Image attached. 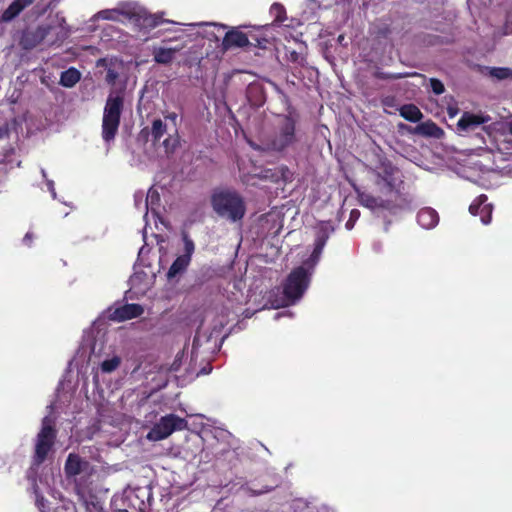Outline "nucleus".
<instances>
[{
  "label": "nucleus",
  "mask_w": 512,
  "mask_h": 512,
  "mask_svg": "<svg viewBox=\"0 0 512 512\" xmlns=\"http://www.w3.org/2000/svg\"><path fill=\"white\" fill-rule=\"evenodd\" d=\"M430 85L435 94L440 95L444 92V85L441 81L437 79H430Z\"/></svg>",
  "instance_id": "obj_32"
},
{
  "label": "nucleus",
  "mask_w": 512,
  "mask_h": 512,
  "mask_svg": "<svg viewBox=\"0 0 512 512\" xmlns=\"http://www.w3.org/2000/svg\"><path fill=\"white\" fill-rule=\"evenodd\" d=\"M487 197L480 195L470 205L469 211L472 215H480L483 224H489L491 220L492 206L486 204Z\"/></svg>",
  "instance_id": "obj_16"
},
{
  "label": "nucleus",
  "mask_w": 512,
  "mask_h": 512,
  "mask_svg": "<svg viewBox=\"0 0 512 512\" xmlns=\"http://www.w3.org/2000/svg\"><path fill=\"white\" fill-rule=\"evenodd\" d=\"M145 252V247H142L139 251V255H142Z\"/></svg>",
  "instance_id": "obj_45"
},
{
  "label": "nucleus",
  "mask_w": 512,
  "mask_h": 512,
  "mask_svg": "<svg viewBox=\"0 0 512 512\" xmlns=\"http://www.w3.org/2000/svg\"><path fill=\"white\" fill-rule=\"evenodd\" d=\"M399 128L405 129L407 132L424 137L441 138L444 131L438 127L433 121H426L418 124L416 127H409L405 124H400Z\"/></svg>",
  "instance_id": "obj_11"
},
{
  "label": "nucleus",
  "mask_w": 512,
  "mask_h": 512,
  "mask_svg": "<svg viewBox=\"0 0 512 512\" xmlns=\"http://www.w3.org/2000/svg\"><path fill=\"white\" fill-rule=\"evenodd\" d=\"M130 11L131 8L128 9H106L98 12L96 15L93 16L92 19H103V20H112L117 21L120 19L121 15H124L126 17L130 18Z\"/></svg>",
  "instance_id": "obj_22"
},
{
  "label": "nucleus",
  "mask_w": 512,
  "mask_h": 512,
  "mask_svg": "<svg viewBox=\"0 0 512 512\" xmlns=\"http://www.w3.org/2000/svg\"><path fill=\"white\" fill-rule=\"evenodd\" d=\"M418 223L425 229L434 228L439 221L437 212L432 208H423L417 215Z\"/></svg>",
  "instance_id": "obj_19"
},
{
  "label": "nucleus",
  "mask_w": 512,
  "mask_h": 512,
  "mask_svg": "<svg viewBox=\"0 0 512 512\" xmlns=\"http://www.w3.org/2000/svg\"><path fill=\"white\" fill-rule=\"evenodd\" d=\"M121 363V359L118 356H113L110 359H106L101 364V369L103 372L111 373L116 370Z\"/></svg>",
  "instance_id": "obj_28"
},
{
  "label": "nucleus",
  "mask_w": 512,
  "mask_h": 512,
  "mask_svg": "<svg viewBox=\"0 0 512 512\" xmlns=\"http://www.w3.org/2000/svg\"><path fill=\"white\" fill-rule=\"evenodd\" d=\"M179 145V136L177 132L170 134L163 142L162 146L164 148V154L170 155L172 154Z\"/></svg>",
  "instance_id": "obj_26"
},
{
  "label": "nucleus",
  "mask_w": 512,
  "mask_h": 512,
  "mask_svg": "<svg viewBox=\"0 0 512 512\" xmlns=\"http://www.w3.org/2000/svg\"><path fill=\"white\" fill-rule=\"evenodd\" d=\"M105 64V60L104 59H100L98 60L97 62V65L100 66V65H104Z\"/></svg>",
  "instance_id": "obj_42"
},
{
  "label": "nucleus",
  "mask_w": 512,
  "mask_h": 512,
  "mask_svg": "<svg viewBox=\"0 0 512 512\" xmlns=\"http://www.w3.org/2000/svg\"><path fill=\"white\" fill-rule=\"evenodd\" d=\"M296 141L295 122L289 117H283L280 120L279 131L271 141V149L283 151Z\"/></svg>",
  "instance_id": "obj_6"
},
{
  "label": "nucleus",
  "mask_w": 512,
  "mask_h": 512,
  "mask_svg": "<svg viewBox=\"0 0 512 512\" xmlns=\"http://www.w3.org/2000/svg\"><path fill=\"white\" fill-rule=\"evenodd\" d=\"M490 120L491 118L487 115L465 112L458 120L457 129L460 132L474 131L477 127Z\"/></svg>",
  "instance_id": "obj_12"
},
{
  "label": "nucleus",
  "mask_w": 512,
  "mask_h": 512,
  "mask_svg": "<svg viewBox=\"0 0 512 512\" xmlns=\"http://www.w3.org/2000/svg\"><path fill=\"white\" fill-rule=\"evenodd\" d=\"M55 436L53 420L49 416L44 417L42 421V428L37 435L35 445V459L38 463H41L45 460L54 443Z\"/></svg>",
  "instance_id": "obj_5"
},
{
  "label": "nucleus",
  "mask_w": 512,
  "mask_h": 512,
  "mask_svg": "<svg viewBox=\"0 0 512 512\" xmlns=\"http://www.w3.org/2000/svg\"><path fill=\"white\" fill-rule=\"evenodd\" d=\"M316 239H315V247L314 250L306 260V264L310 263V267L314 268L320 259V255L323 251V248L330 237V235L334 231V227L330 222H320L316 227Z\"/></svg>",
  "instance_id": "obj_9"
},
{
  "label": "nucleus",
  "mask_w": 512,
  "mask_h": 512,
  "mask_svg": "<svg viewBox=\"0 0 512 512\" xmlns=\"http://www.w3.org/2000/svg\"><path fill=\"white\" fill-rule=\"evenodd\" d=\"M178 115L175 112H171L165 115V120H169L174 126L177 125Z\"/></svg>",
  "instance_id": "obj_38"
},
{
  "label": "nucleus",
  "mask_w": 512,
  "mask_h": 512,
  "mask_svg": "<svg viewBox=\"0 0 512 512\" xmlns=\"http://www.w3.org/2000/svg\"><path fill=\"white\" fill-rule=\"evenodd\" d=\"M270 13L275 16V20L278 22H282L285 19V10L284 7L278 3H274L270 8Z\"/></svg>",
  "instance_id": "obj_30"
},
{
  "label": "nucleus",
  "mask_w": 512,
  "mask_h": 512,
  "mask_svg": "<svg viewBox=\"0 0 512 512\" xmlns=\"http://www.w3.org/2000/svg\"><path fill=\"white\" fill-rule=\"evenodd\" d=\"M46 491H47L48 493H50V492H51V487H50V485H49L47 482H46Z\"/></svg>",
  "instance_id": "obj_44"
},
{
  "label": "nucleus",
  "mask_w": 512,
  "mask_h": 512,
  "mask_svg": "<svg viewBox=\"0 0 512 512\" xmlns=\"http://www.w3.org/2000/svg\"><path fill=\"white\" fill-rule=\"evenodd\" d=\"M359 197L361 204L368 208L374 209L375 207L380 205L379 201L376 198L368 194H361Z\"/></svg>",
  "instance_id": "obj_31"
},
{
  "label": "nucleus",
  "mask_w": 512,
  "mask_h": 512,
  "mask_svg": "<svg viewBox=\"0 0 512 512\" xmlns=\"http://www.w3.org/2000/svg\"><path fill=\"white\" fill-rule=\"evenodd\" d=\"M118 77V74L117 72H115L113 69H108L107 70V74H106V81L109 83V84H113L114 81L116 80V78Z\"/></svg>",
  "instance_id": "obj_37"
},
{
  "label": "nucleus",
  "mask_w": 512,
  "mask_h": 512,
  "mask_svg": "<svg viewBox=\"0 0 512 512\" xmlns=\"http://www.w3.org/2000/svg\"><path fill=\"white\" fill-rule=\"evenodd\" d=\"M51 29L50 26H41L35 30L25 31L21 37L20 45L26 50L35 48L47 38Z\"/></svg>",
  "instance_id": "obj_10"
},
{
  "label": "nucleus",
  "mask_w": 512,
  "mask_h": 512,
  "mask_svg": "<svg viewBox=\"0 0 512 512\" xmlns=\"http://www.w3.org/2000/svg\"><path fill=\"white\" fill-rule=\"evenodd\" d=\"M284 314H285V313H283V312H278V313H276V314H275L274 319H276V320H277V319H279L280 317L284 316Z\"/></svg>",
  "instance_id": "obj_40"
},
{
  "label": "nucleus",
  "mask_w": 512,
  "mask_h": 512,
  "mask_svg": "<svg viewBox=\"0 0 512 512\" xmlns=\"http://www.w3.org/2000/svg\"><path fill=\"white\" fill-rule=\"evenodd\" d=\"M399 113L404 119L414 123L419 122L423 118V114L420 109L413 104L403 105L399 109Z\"/></svg>",
  "instance_id": "obj_23"
},
{
  "label": "nucleus",
  "mask_w": 512,
  "mask_h": 512,
  "mask_svg": "<svg viewBox=\"0 0 512 512\" xmlns=\"http://www.w3.org/2000/svg\"><path fill=\"white\" fill-rule=\"evenodd\" d=\"M41 173H42L43 178L46 179V184H47L48 190L50 191L52 197L56 198V191H55V188H54V182L52 180L47 179L46 171L44 169H41Z\"/></svg>",
  "instance_id": "obj_34"
},
{
  "label": "nucleus",
  "mask_w": 512,
  "mask_h": 512,
  "mask_svg": "<svg viewBox=\"0 0 512 512\" xmlns=\"http://www.w3.org/2000/svg\"><path fill=\"white\" fill-rule=\"evenodd\" d=\"M314 268L310 267V263L294 269L284 284L283 295L280 298L273 299L272 296L269 302L273 308H280L288 306L297 302L305 293L309 286L310 276Z\"/></svg>",
  "instance_id": "obj_1"
},
{
  "label": "nucleus",
  "mask_w": 512,
  "mask_h": 512,
  "mask_svg": "<svg viewBox=\"0 0 512 512\" xmlns=\"http://www.w3.org/2000/svg\"><path fill=\"white\" fill-rule=\"evenodd\" d=\"M213 210L223 218L237 221L243 218L245 206L238 193L229 189L215 190L211 196Z\"/></svg>",
  "instance_id": "obj_2"
},
{
  "label": "nucleus",
  "mask_w": 512,
  "mask_h": 512,
  "mask_svg": "<svg viewBox=\"0 0 512 512\" xmlns=\"http://www.w3.org/2000/svg\"><path fill=\"white\" fill-rule=\"evenodd\" d=\"M359 216H360V212L358 210H356V209L352 210L350 213V218L346 222L345 227L348 230H351L354 227V223L359 218Z\"/></svg>",
  "instance_id": "obj_33"
},
{
  "label": "nucleus",
  "mask_w": 512,
  "mask_h": 512,
  "mask_svg": "<svg viewBox=\"0 0 512 512\" xmlns=\"http://www.w3.org/2000/svg\"><path fill=\"white\" fill-rule=\"evenodd\" d=\"M343 39H344V36H342V35H340V36L338 37V41H339V42H342V40H343Z\"/></svg>",
  "instance_id": "obj_46"
},
{
  "label": "nucleus",
  "mask_w": 512,
  "mask_h": 512,
  "mask_svg": "<svg viewBox=\"0 0 512 512\" xmlns=\"http://www.w3.org/2000/svg\"><path fill=\"white\" fill-rule=\"evenodd\" d=\"M266 178L271 177L274 181L282 180L284 182L291 181L292 179V172L287 167H280L274 174L271 176L268 175V172H266L265 175Z\"/></svg>",
  "instance_id": "obj_27"
},
{
  "label": "nucleus",
  "mask_w": 512,
  "mask_h": 512,
  "mask_svg": "<svg viewBox=\"0 0 512 512\" xmlns=\"http://www.w3.org/2000/svg\"><path fill=\"white\" fill-rule=\"evenodd\" d=\"M143 313V308L139 304H125L110 310L109 318L113 321H125L136 318Z\"/></svg>",
  "instance_id": "obj_15"
},
{
  "label": "nucleus",
  "mask_w": 512,
  "mask_h": 512,
  "mask_svg": "<svg viewBox=\"0 0 512 512\" xmlns=\"http://www.w3.org/2000/svg\"><path fill=\"white\" fill-rule=\"evenodd\" d=\"M183 356H184L183 353H178L176 355V358H175L173 364L171 365V370H173V371L179 370L181 363H182Z\"/></svg>",
  "instance_id": "obj_36"
},
{
  "label": "nucleus",
  "mask_w": 512,
  "mask_h": 512,
  "mask_svg": "<svg viewBox=\"0 0 512 512\" xmlns=\"http://www.w3.org/2000/svg\"><path fill=\"white\" fill-rule=\"evenodd\" d=\"M88 462L82 460L76 454H69L65 463L64 471L67 477H75L88 469Z\"/></svg>",
  "instance_id": "obj_17"
},
{
  "label": "nucleus",
  "mask_w": 512,
  "mask_h": 512,
  "mask_svg": "<svg viewBox=\"0 0 512 512\" xmlns=\"http://www.w3.org/2000/svg\"><path fill=\"white\" fill-rule=\"evenodd\" d=\"M130 18H135V21L146 29H152L161 23L167 22L157 14H149L146 10L135 7L131 8Z\"/></svg>",
  "instance_id": "obj_13"
},
{
  "label": "nucleus",
  "mask_w": 512,
  "mask_h": 512,
  "mask_svg": "<svg viewBox=\"0 0 512 512\" xmlns=\"http://www.w3.org/2000/svg\"><path fill=\"white\" fill-rule=\"evenodd\" d=\"M80 80V73L75 68H69L61 73L60 84L64 87H73Z\"/></svg>",
  "instance_id": "obj_24"
},
{
  "label": "nucleus",
  "mask_w": 512,
  "mask_h": 512,
  "mask_svg": "<svg viewBox=\"0 0 512 512\" xmlns=\"http://www.w3.org/2000/svg\"><path fill=\"white\" fill-rule=\"evenodd\" d=\"M34 489V493H35V496H36V504L38 505L39 508H43L44 507V498L42 496H40V492H41V489L38 485H34L33 487Z\"/></svg>",
  "instance_id": "obj_35"
},
{
  "label": "nucleus",
  "mask_w": 512,
  "mask_h": 512,
  "mask_svg": "<svg viewBox=\"0 0 512 512\" xmlns=\"http://www.w3.org/2000/svg\"><path fill=\"white\" fill-rule=\"evenodd\" d=\"M122 109L123 97L118 93H110L102 120V137L106 142L113 140L118 131Z\"/></svg>",
  "instance_id": "obj_3"
},
{
  "label": "nucleus",
  "mask_w": 512,
  "mask_h": 512,
  "mask_svg": "<svg viewBox=\"0 0 512 512\" xmlns=\"http://www.w3.org/2000/svg\"><path fill=\"white\" fill-rule=\"evenodd\" d=\"M249 44L248 37L241 31L231 30L226 33L223 41V50H228L232 47H244Z\"/></svg>",
  "instance_id": "obj_18"
},
{
  "label": "nucleus",
  "mask_w": 512,
  "mask_h": 512,
  "mask_svg": "<svg viewBox=\"0 0 512 512\" xmlns=\"http://www.w3.org/2000/svg\"><path fill=\"white\" fill-rule=\"evenodd\" d=\"M166 132H167V125H166V123H164L163 120L155 119L152 122L151 136H152L154 143L159 141L164 136V134Z\"/></svg>",
  "instance_id": "obj_25"
},
{
  "label": "nucleus",
  "mask_w": 512,
  "mask_h": 512,
  "mask_svg": "<svg viewBox=\"0 0 512 512\" xmlns=\"http://www.w3.org/2000/svg\"><path fill=\"white\" fill-rule=\"evenodd\" d=\"M194 250L195 246L193 241L186 234L183 235V252L175 259L169 268L167 273V277L169 279L175 278L186 270L191 261V256L194 253Z\"/></svg>",
  "instance_id": "obj_8"
},
{
  "label": "nucleus",
  "mask_w": 512,
  "mask_h": 512,
  "mask_svg": "<svg viewBox=\"0 0 512 512\" xmlns=\"http://www.w3.org/2000/svg\"><path fill=\"white\" fill-rule=\"evenodd\" d=\"M159 201H160L159 193L157 192V190H155L153 188L148 190L145 199L143 198L142 193L135 194L136 206H140V204L143 202L144 208L147 210V212L145 213V216H144V219L146 222H147V217H148V210H150L153 215L156 214V207L159 205ZM146 230H147V225L144 228V233H143L144 238L146 237Z\"/></svg>",
  "instance_id": "obj_14"
},
{
  "label": "nucleus",
  "mask_w": 512,
  "mask_h": 512,
  "mask_svg": "<svg viewBox=\"0 0 512 512\" xmlns=\"http://www.w3.org/2000/svg\"><path fill=\"white\" fill-rule=\"evenodd\" d=\"M202 334L199 332L197 333V335L195 336L194 338V341H193V345H201V341H202Z\"/></svg>",
  "instance_id": "obj_39"
},
{
  "label": "nucleus",
  "mask_w": 512,
  "mask_h": 512,
  "mask_svg": "<svg viewBox=\"0 0 512 512\" xmlns=\"http://www.w3.org/2000/svg\"><path fill=\"white\" fill-rule=\"evenodd\" d=\"M223 326H224V323H223V322H221V324H220V328H214V330H213V331H214L215 333H217V334H218V333H220L221 328H222Z\"/></svg>",
  "instance_id": "obj_41"
},
{
  "label": "nucleus",
  "mask_w": 512,
  "mask_h": 512,
  "mask_svg": "<svg viewBox=\"0 0 512 512\" xmlns=\"http://www.w3.org/2000/svg\"><path fill=\"white\" fill-rule=\"evenodd\" d=\"M188 423L184 418L175 414L162 416L147 433L149 441H161L168 438L175 431L187 429Z\"/></svg>",
  "instance_id": "obj_4"
},
{
  "label": "nucleus",
  "mask_w": 512,
  "mask_h": 512,
  "mask_svg": "<svg viewBox=\"0 0 512 512\" xmlns=\"http://www.w3.org/2000/svg\"><path fill=\"white\" fill-rule=\"evenodd\" d=\"M491 75L499 80L512 79V69L510 68H493Z\"/></svg>",
  "instance_id": "obj_29"
},
{
  "label": "nucleus",
  "mask_w": 512,
  "mask_h": 512,
  "mask_svg": "<svg viewBox=\"0 0 512 512\" xmlns=\"http://www.w3.org/2000/svg\"><path fill=\"white\" fill-rule=\"evenodd\" d=\"M509 131H510V133L512 134V122L510 123Z\"/></svg>",
  "instance_id": "obj_47"
},
{
  "label": "nucleus",
  "mask_w": 512,
  "mask_h": 512,
  "mask_svg": "<svg viewBox=\"0 0 512 512\" xmlns=\"http://www.w3.org/2000/svg\"><path fill=\"white\" fill-rule=\"evenodd\" d=\"M181 47L165 48L159 47L153 50L154 60L159 64H168L174 59L176 52L180 51Z\"/></svg>",
  "instance_id": "obj_20"
},
{
  "label": "nucleus",
  "mask_w": 512,
  "mask_h": 512,
  "mask_svg": "<svg viewBox=\"0 0 512 512\" xmlns=\"http://www.w3.org/2000/svg\"><path fill=\"white\" fill-rule=\"evenodd\" d=\"M33 0H15L10 6L4 11L2 19L4 21H10L15 18L20 12L30 5Z\"/></svg>",
  "instance_id": "obj_21"
},
{
  "label": "nucleus",
  "mask_w": 512,
  "mask_h": 512,
  "mask_svg": "<svg viewBox=\"0 0 512 512\" xmlns=\"http://www.w3.org/2000/svg\"><path fill=\"white\" fill-rule=\"evenodd\" d=\"M508 29H509V32H510V33H512V28H511V29H510V28H508Z\"/></svg>",
  "instance_id": "obj_48"
},
{
  "label": "nucleus",
  "mask_w": 512,
  "mask_h": 512,
  "mask_svg": "<svg viewBox=\"0 0 512 512\" xmlns=\"http://www.w3.org/2000/svg\"><path fill=\"white\" fill-rule=\"evenodd\" d=\"M395 172V167L387 161H381L378 166L371 168L373 180L382 191H390L393 188Z\"/></svg>",
  "instance_id": "obj_7"
},
{
  "label": "nucleus",
  "mask_w": 512,
  "mask_h": 512,
  "mask_svg": "<svg viewBox=\"0 0 512 512\" xmlns=\"http://www.w3.org/2000/svg\"><path fill=\"white\" fill-rule=\"evenodd\" d=\"M30 238H31V234H30V233H27V234L25 235V237H24V241H28V240H30Z\"/></svg>",
  "instance_id": "obj_43"
}]
</instances>
